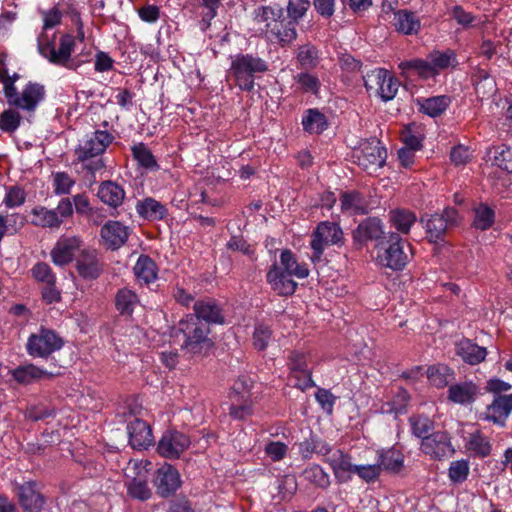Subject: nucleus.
I'll use <instances>...</instances> for the list:
<instances>
[{"instance_id":"obj_12","label":"nucleus","mask_w":512,"mask_h":512,"mask_svg":"<svg viewBox=\"0 0 512 512\" xmlns=\"http://www.w3.org/2000/svg\"><path fill=\"white\" fill-rule=\"evenodd\" d=\"M37 42L39 53L48 59L49 62L56 65L67 66L75 45V39L72 35H63L60 38L58 49L55 48L52 42H44L43 35L38 37Z\"/></svg>"},{"instance_id":"obj_37","label":"nucleus","mask_w":512,"mask_h":512,"mask_svg":"<svg viewBox=\"0 0 512 512\" xmlns=\"http://www.w3.org/2000/svg\"><path fill=\"white\" fill-rule=\"evenodd\" d=\"M139 302L138 295L128 288L119 289L115 295V307L123 316H131Z\"/></svg>"},{"instance_id":"obj_53","label":"nucleus","mask_w":512,"mask_h":512,"mask_svg":"<svg viewBox=\"0 0 512 512\" xmlns=\"http://www.w3.org/2000/svg\"><path fill=\"white\" fill-rule=\"evenodd\" d=\"M297 59L304 68H314L318 64V51L314 46L303 45L299 48Z\"/></svg>"},{"instance_id":"obj_33","label":"nucleus","mask_w":512,"mask_h":512,"mask_svg":"<svg viewBox=\"0 0 512 512\" xmlns=\"http://www.w3.org/2000/svg\"><path fill=\"white\" fill-rule=\"evenodd\" d=\"M465 449L473 457L485 458L490 455L492 446L485 435L476 431L465 439Z\"/></svg>"},{"instance_id":"obj_40","label":"nucleus","mask_w":512,"mask_h":512,"mask_svg":"<svg viewBox=\"0 0 512 512\" xmlns=\"http://www.w3.org/2000/svg\"><path fill=\"white\" fill-rule=\"evenodd\" d=\"M133 271L137 279L145 284L152 283L157 279V266L149 256L141 255Z\"/></svg>"},{"instance_id":"obj_14","label":"nucleus","mask_w":512,"mask_h":512,"mask_svg":"<svg viewBox=\"0 0 512 512\" xmlns=\"http://www.w3.org/2000/svg\"><path fill=\"white\" fill-rule=\"evenodd\" d=\"M190 444L188 435L176 430H167L158 442L157 451L164 458L177 459Z\"/></svg>"},{"instance_id":"obj_61","label":"nucleus","mask_w":512,"mask_h":512,"mask_svg":"<svg viewBox=\"0 0 512 512\" xmlns=\"http://www.w3.org/2000/svg\"><path fill=\"white\" fill-rule=\"evenodd\" d=\"M310 7V0H288L287 12L289 18L298 22Z\"/></svg>"},{"instance_id":"obj_49","label":"nucleus","mask_w":512,"mask_h":512,"mask_svg":"<svg viewBox=\"0 0 512 512\" xmlns=\"http://www.w3.org/2000/svg\"><path fill=\"white\" fill-rule=\"evenodd\" d=\"M132 153L139 165L146 169L156 170L158 165L151 151L143 143L132 147Z\"/></svg>"},{"instance_id":"obj_58","label":"nucleus","mask_w":512,"mask_h":512,"mask_svg":"<svg viewBox=\"0 0 512 512\" xmlns=\"http://www.w3.org/2000/svg\"><path fill=\"white\" fill-rule=\"evenodd\" d=\"M26 199V193L20 186H11L7 188L3 203L7 208L21 206Z\"/></svg>"},{"instance_id":"obj_22","label":"nucleus","mask_w":512,"mask_h":512,"mask_svg":"<svg viewBox=\"0 0 512 512\" xmlns=\"http://www.w3.org/2000/svg\"><path fill=\"white\" fill-rule=\"evenodd\" d=\"M293 275L283 271L278 264H274L267 273V282L271 288L279 295H292L297 287V283L291 278Z\"/></svg>"},{"instance_id":"obj_38","label":"nucleus","mask_w":512,"mask_h":512,"mask_svg":"<svg viewBox=\"0 0 512 512\" xmlns=\"http://www.w3.org/2000/svg\"><path fill=\"white\" fill-rule=\"evenodd\" d=\"M477 393V387L472 382L451 385L448 389V399L457 404L471 403Z\"/></svg>"},{"instance_id":"obj_20","label":"nucleus","mask_w":512,"mask_h":512,"mask_svg":"<svg viewBox=\"0 0 512 512\" xmlns=\"http://www.w3.org/2000/svg\"><path fill=\"white\" fill-rule=\"evenodd\" d=\"M130 234V229L119 221L110 220L106 222L100 231L104 245L112 250L122 247Z\"/></svg>"},{"instance_id":"obj_45","label":"nucleus","mask_w":512,"mask_h":512,"mask_svg":"<svg viewBox=\"0 0 512 512\" xmlns=\"http://www.w3.org/2000/svg\"><path fill=\"white\" fill-rule=\"evenodd\" d=\"M427 377L432 385L443 388L453 379V372L446 365H433L428 368Z\"/></svg>"},{"instance_id":"obj_57","label":"nucleus","mask_w":512,"mask_h":512,"mask_svg":"<svg viewBox=\"0 0 512 512\" xmlns=\"http://www.w3.org/2000/svg\"><path fill=\"white\" fill-rule=\"evenodd\" d=\"M366 482L375 481L381 473V464L354 465L352 472Z\"/></svg>"},{"instance_id":"obj_41","label":"nucleus","mask_w":512,"mask_h":512,"mask_svg":"<svg viewBox=\"0 0 512 512\" xmlns=\"http://www.w3.org/2000/svg\"><path fill=\"white\" fill-rule=\"evenodd\" d=\"M279 267L288 274H291L299 279H304L309 275V269L305 264H299L290 250L282 251L280 255Z\"/></svg>"},{"instance_id":"obj_5","label":"nucleus","mask_w":512,"mask_h":512,"mask_svg":"<svg viewBox=\"0 0 512 512\" xmlns=\"http://www.w3.org/2000/svg\"><path fill=\"white\" fill-rule=\"evenodd\" d=\"M74 209L70 198H62L54 209L38 205L31 210V223L34 226L59 229L66 219L73 216Z\"/></svg>"},{"instance_id":"obj_64","label":"nucleus","mask_w":512,"mask_h":512,"mask_svg":"<svg viewBox=\"0 0 512 512\" xmlns=\"http://www.w3.org/2000/svg\"><path fill=\"white\" fill-rule=\"evenodd\" d=\"M471 158L469 149L464 145H458L452 148L450 153V159L456 166H462L468 163Z\"/></svg>"},{"instance_id":"obj_16","label":"nucleus","mask_w":512,"mask_h":512,"mask_svg":"<svg viewBox=\"0 0 512 512\" xmlns=\"http://www.w3.org/2000/svg\"><path fill=\"white\" fill-rule=\"evenodd\" d=\"M289 368L291 371L290 380L294 383L295 387L304 391L314 386L305 353L299 351L291 352Z\"/></svg>"},{"instance_id":"obj_2","label":"nucleus","mask_w":512,"mask_h":512,"mask_svg":"<svg viewBox=\"0 0 512 512\" xmlns=\"http://www.w3.org/2000/svg\"><path fill=\"white\" fill-rule=\"evenodd\" d=\"M113 140L114 136L106 130L98 129L86 135L75 149L77 161L91 173L100 171L104 167L101 155Z\"/></svg>"},{"instance_id":"obj_11","label":"nucleus","mask_w":512,"mask_h":512,"mask_svg":"<svg viewBox=\"0 0 512 512\" xmlns=\"http://www.w3.org/2000/svg\"><path fill=\"white\" fill-rule=\"evenodd\" d=\"M377 262L392 270H402L406 266L408 255L404 252V242L399 234H389L386 246L377 254Z\"/></svg>"},{"instance_id":"obj_59","label":"nucleus","mask_w":512,"mask_h":512,"mask_svg":"<svg viewBox=\"0 0 512 512\" xmlns=\"http://www.w3.org/2000/svg\"><path fill=\"white\" fill-rule=\"evenodd\" d=\"M306 480L319 487H326L329 484V476L319 465H312L304 470Z\"/></svg>"},{"instance_id":"obj_48","label":"nucleus","mask_w":512,"mask_h":512,"mask_svg":"<svg viewBox=\"0 0 512 512\" xmlns=\"http://www.w3.org/2000/svg\"><path fill=\"white\" fill-rule=\"evenodd\" d=\"M475 217L473 225L477 229L486 230L494 223V211L485 204H480L474 209Z\"/></svg>"},{"instance_id":"obj_42","label":"nucleus","mask_w":512,"mask_h":512,"mask_svg":"<svg viewBox=\"0 0 512 512\" xmlns=\"http://www.w3.org/2000/svg\"><path fill=\"white\" fill-rule=\"evenodd\" d=\"M416 219V215L413 212L404 209H396L389 213L391 226L402 234L409 233Z\"/></svg>"},{"instance_id":"obj_26","label":"nucleus","mask_w":512,"mask_h":512,"mask_svg":"<svg viewBox=\"0 0 512 512\" xmlns=\"http://www.w3.org/2000/svg\"><path fill=\"white\" fill-rule=\"evenodd\" d=\"M135 209L140 217L150 221L162 220L168 212L164 204L151 197L138 201Z\"/></svg>"},{"instance_id":"obj_25","label":"nucleus","mask_w":512,"mask_h":512,"mask_svg":"<svg viewBox=\"0 0 512 512\" xmlns=\"http://www.w3.org/2000/svg\"><path fill=\"white\" fill-rule=\"evenodd\" d=\"M384 235V226L380 219L369 217L363 220L353 233L354 241L365 243L367 241L379 240Z\"/></svg>"},{"instance_id":"obj_10","label":"nucleus","mask_w":512,"mask_h":512,"mask_svg":"<svg viewBox=\"0 0 512 512\" xmlns=\"http://www.w3.org/2000/svg\"><path fill=\"white\" fill-rule=\"evenodd\" d=\"M343 241V231L338 224L321 222L312 234L311 248L312 261L320 260L324 250L331 245H339Z\"/></svg>"},{"instance_id":"obj_60","label":"nucleus","mask_w":512,"mask_h":512,"mask_svg":"<svg viewBox=\"0 0 512 512\" xmlns=\"http://www.w3.org/2000/svg\"><path fill=\"white\" fill-rule=\"evenodd\" d=\"M31 273L39 282H43L45 284H55L56 282V276L47 263H37L31 269Z\"/></svg>"},{"instance_id":"obj_36","label":"nucleus","mask_w":512,"mask_h":512,"mask_svg":"<svg viewBox=\"0 0 512 512\" xmlns=\"http://www.w3.org/2000/svg\"><path fill=\"white\" fill-rule=\"evenodd\" d=\"M340 200L342 211L349 215L366 214L369 210L367 201L359 192H345Z\"/></svg>"},{"instance_id":"obj_52","label":"nucleus","mask_w":512,"mask_h":512,"mask_svg":"<svg viewBox=\"0 0 512 512\" xmlns=\"http://www.w3.org/2000/svg\"><path fill=\"white\" fill-rule=\"evenodd\" d=\"M451 16L463 29L475 27L479 23V18L476 15L466 11L460 5L451 9Z\"/></svg>"},{"instance_id":"obj_44","label":"nucleus","mask_w":512,"mask_h":512,"mask_svg":"<svg viewBox=\"0 0 512 512\" xmlns=\"http://www.w3.org/2000/svg\"><path fill=\"white\" fill-rule=\"evenodd\" d=\"M302 125L305 131L309 133H321L327 127V121L324 114L317 109H309L302 119Z\"/></svg>"},{"instance_id":"obj_18","label":"nucleus","mask_w":512,"mask_h":512,"mask_svg":"<svg viewBox=\"0 0 512 512\" xmlns=\"http://www.w3.org/2000/svg\"><path fill=\"white\" fill-rule=\"evenodd\" d=\"M18 502L23 510L27 512H41L45 499L38 491L36 482L28 481L18 484L15 489Z\"/></svg>"},{"instance_id":"obj_50","label":"nucleus","mask_w":512,"mask_h":512,"mask_svg":"<svg viewBox=\"0 0 512 512\" xmlns=\"http://www.w3.org/2000/svg\"><path fill=\"white\" fill-rule=\"evenodd\" d=\"M469 472L470 465L468 460H455L450 463L448 476L453 483H462L467 479Z\"/></svg>"},{"instance_id":"obj_43","label":"nucleus","mask_w":512,"mask_h":512,"mask_svg":"<svg viewBox=\"0 0 512 512\" xmlns=\"http://www.w3.org/2000/svg\"><path fill=\"white\" fill-rule=\"evenodd\" d=\"M327 463L331 466L337 478L348 477L354 466L351 463L349 456L338 449H335L333 454L329 456Z\"/></svg>"},{"instance_id":"obj_62","label":"nucleus","mask_w":512,"mask_h":512,"mask_svg":"<svg viewBox=\"0 0 512 512\" xmlns=\"http://www.w3.org/2000/svg\"><path fill=\"white\" fill-rule=\"evenodd\" d=\"M296 82L304 92L317 94L320 87L319 79L309 73H300L295 77Z\"/></svg>"},{"instance_id":"obj_35","label":"nucleus","mask_w":512,"mask_h":512,"mask_svg":"<svg viewBox=\"0 0 512 512\" xmlns=\"http://www.w3.org/2000/svg\"><path fill=\"white\" fill-rule=\"evenodd\" d=\"M450 103L451 99L447 95H439L417 100L419 110L430 117L440 116L449 107Z\"/></svg>"},{"instance_id":"obj_47","label":"nucleus","mask_w":512,"mask_h":512,"mask_svg":"<svg viewBox=\"0 0 512 512\" xmlns=\"http://www.w3.org/2000/svg\"><path fill=\"white\" fill-rule=\"evenodd\" d=\"M409 424L413 435L421 438L422 440L424 437H428L430 435L429 433L434 428L433 421L429 417L423 415L411 416L409 418Z\"/></svg>"},{"instance_id":"obj_17","label":"nucleus","mask_w":512,"mask_h":512,"mask_svg":"<svg viewBox=\"0 0 512 512\" xmlns=\"http://www.w3.org/2000/svg\"><path fill=\"white\" fill-rule=\"evenodd\" d=\"M82 240L78 236H61L53 249L51 258L55 265L64 266L70 263L76 254L81 252Z\"/></svg>"},{"instance_id":"obj_31","label":"nucleus","mask_w":512,"mask_h":512,"mask_svg":"<svg viewBox=\"0 0 512 512\" xmlns=\"http://www.w3.org/2000/svg\"><path fill=\"white\" fill-rule=\"evenodd\" d=\"M403 73L414 74L423 80L435 78L428 55L425 58H414L399 63Z\"/></svg>"},{"instance_id":"obj_24","label":"nucleus","mask_w":512,"mask_h":512,"mask_svg":"<svg viewBox=\"0 0 512 512\" xmlns=\"http://www.w3.org/2000/svg\"><path fill=\"white\" fill-rule=\"evenodd\" d=\"M195 316L200 319V321L210 324H223L224 316L222 313V309L213 299H204L198 300L193 305Z\"/></svg>"},{"instance_id":"obj_29","label":"nucleus","mask_w":512,"mask_h":512,"mask_svg":"<svg viewBox=\"0 0 512 512\" xmlns=\"http://www.w3.org/2000/svg\"><path fill=\"white\" fill-rule=\"evenodd\" d=\"M152 463L146 459H131L123 468L124 484L140 481L149 478Z\"/></svg>"},{"instance_id":"obj_56","label":"nucleus","mask_w":512,"mask_h":512,"mask_svg":"<svg viewBox=\"0 0 512 512\" xmlns=\"http://www.w3.org/2000/svg\"><path fill=\"white\" fill-rule=\"evenodd\" d=\"M377 463L381 464V469L398 471L403 466V457L398 452L388 451L379 455Z\"/></svg>"},{"instance_id":"obj_28","label":"nucleus","mask_w":512,"mask_h":512,"mask_svg":"<svg viewBox=\"0 0 512 512\" xmlns=\"http://www.w3.org/2000/svg\"><path fill=\"white\" fill-rule=\"evenodd\" d=\"M393 25L397 32L404 35H415L421 28L419 18L408 10H398L394 13Z\"/></svg>"},{"instance_id":"obj_1","label":"nucleus","mask_w":512,"mask_h":512,"mask_svg":"<svg viewBox=\"0 0 512 512\" xmlns=\"http://www.w3.org/2000/svg\"><path fill=\"white\" fill-rule=\"evenodd\" d=\"M254 20L263 24L262 29L271 42L286 46L297 38L296 24L298 22L284 16L281 7L261 6L254 11Z\"/></svg>"},{"instance_id":"obj_27","label":"nucleus","mask_w":512,"mask_h":512,"mask_svg":"<svg viewBox=\"0 0 512 512\" xmlns=\"http://www.w3.org/2000/svg\"><path fill=\"white\" fill-rule=\"evenodd\" d=\"M456 354L470 365L482 362L486 355V348L478 346L469 339H463L456 344Z\"/></svg>"},{"instance_id":"obj_19","label":"nucleus","mask_w":512,"mask_h":512,"mask_svg":"<svg viewBox=\"0 0 512 512\" xmlns=\"http://www.w3.org/2000/svg\"><path fill=\"white\" fill-rule=\"evenodd\" d=\"M154 485L162 497L174 494L181 485L179 472L170 464L162 465L156 471Z\"/></svg>"},{"instance_id":"obj_39","label":"nucleus","mask_w":512,"mask_h":512,"mask_svg":"<svg viewBox=\"0 0 512 512\" xmlns=\"http://www.w3.org/2000/svg\"><path fill=\"white\" fill-rule=\"evenodd\" d=\"M428 58L433 68L434 77L450 67L457 65L456 54L452 50L438 51L434 50L428 54Z\"/></svg>"},{"instance_id":"obj_6","label":"nucleus","mask_w":512,"mask_h":512,"mask_svg":"<svg viewBox=\"0 0 512 512\" xmlns=\"http://www.w3.org/2000/svg\"><path fill=\"white\" fill-rule=\"evenodd\" d=\"M3 84L8 103L24 110H34L45 96L44 86L38 83L29 82L21 93L17 92L14 80L7 79Z\"/></svg>"},{"instance_id":"obj_23","label":"nucleus","mask_w":512,"mask_h":512,"mask_svg":"<svg viewBox=\"0 0 512 512\" xmlns=\"http://www.w3.org/2000/svg\"><path fill=\"white\" fill-rule=\"evenodd\" d=\"M129 443L134 449H146L153 443L151 427L141 419H134L127 425Z\"/></svg>"},{"instance_id":"obj_34","label":"nucleus","mask_w":512,"mask_h":512,"mask_svg":"<svg viewBox=\"0 0 512 512\" xmlns=\"http://www.w3.org/2000/svg\"><path fill=\"white\" fill-rule=\"evenodd\" d=\"M98 197L103 203L116 208L123 203L125 191L120 185L107 181L99 186Z\"/></svg>"},{"instance_id":"obj_8","label":"nucleus","mask_w":512,"mask_h":512,"mask_svg":"<svg viewBox=\"0 0 512 512\" xmlns=\"http://www.w3.org/2000/svg\"><path fill=\"white\" fill-rule=\"evenodd\" d=\"M357 164L370 174L383 167L387 158V151L376 138H371L360 144L354 151Z\"/></svg>"},{"instance_id":"obj_4","label":"nucleus","mask_w":512,"mask_h":512,"mask_svg":"<svg viewBox=\"0 0 512 512\" xmlns=\"http://www.w3.org/2000/svg\"><path fill=\"white\" fill-rule=\"evenodd\" d=\"M268 71L267 62L253 54H236L231 56L227 78L232 80L240 90L251 91L258 74Z\"/></svg>"},{"instance_id":"obj_63","label":"nucleus","mask_w":512,"mask_h":512,"mask_svg":"<svg viewBox=\"0 0 512 512\" xmlns=\"http://www.w3.org/2000/svg\"><path fill=\"white\" fill-rule=\"evenodd\" d=\"M20 125V115L13 110H6L0 116V128L6 132L15 131Z\"/></svg>"},{"instance_id":"obj_15","label":"nucleus","mask_w":512,"mask_h":512,"mask_svg":"<svg viewBox=\"0 0 512 512\" xmlns=\"http://www.w3.org/2000/svg\"><path fill=\"white\" fill-rule=\"evenodd\" d=\"M421 450L433 459H442L454 454L455 449L447 432L437 431L424 437L421 441Z\"/></svg>"},{"instance_id":"obj_30","label":"nucleus","mask_w":512,"mask_h":512,"mask_svg":"<svg viewBox=\"0 0 512 512\" xmlns=\"http://www.w3.org/2000/svg\"><path fill=\"white\" fill-rule=\"evenodd\" d=\"M10 373L13 379L21 385H28L43 378H50L52 376L51 373L40 369L33 364L19 366L14 370H10Z\"/></svg>"},{"instance_id":"obj_54","label":"nucleus","mask_w":512,"mask_h":512,"mask_svg":"<svg viewBox=\"0 0 512 512\" xmlns=\"http://www.w3.org/2000/svg\"><path fill=\"white\" fill-rule=\"evenodd\" d=\"M75 185V180L66 172L53 174V187L56 195H67Z\"/></svg>"},{"instance_id":"obj_3","label":"nucleus","mask_w":512,"mask_h":512,"mask_svg":"<svg viewBox=\"0 0 512 512\" xmlns=\"http://www.w3.org/2000/svg\"><path fill=\"white\" fill-rule=\"evenodd\" d=\"M177 331L183 335L181 349L186 353L201 355L207 353L213 347L209 325L192 316V314L185 315L178 322Z\"/></svg>"},{"instance_id":"obj_51","label":"nucleus","mask_w":512,"mask_h":512,"mask_svg":"<svg viewBox=\"0 0 512 512\" xmlns=\"http://www.w3.org/2000/svg\"><path fill=\"white\" fill-rule=\"evenodd\" d=\"M288 445L282 441H268L264 446L265 456L272 462L282 461L288 453Z\"/></svg>"},{"instance_id":"obj_46","label":"nucleus","mask_w":512,"mask_h":512,"mask_svg":"<svg viewBox=\"0 0 512 512\" xmlns=\"http://www.w3.org/2000/svg\"><path fill=\"white\" fill-rule=\"evenodd\" d=\"M449 227L447 222L440 214H433L426 220L425 229L427 236L431 242L439 240Z\"/></svg>"},{"instance_id":"obj_32","label":"nucleus","mask_w":512,"mask_h":512,"mask_svg":"<svg viewBox=\"0 0 512 512\" xmlns=\"http://www.w3.org/2000/svg\"><path fill=\"white\" fill-rule=\"evenodd\" d=\"M512 412V394L498 395L488 406V418L495 423L503 424Z\"/></svg>"},{"instance_id":"obj_55","label":"nucleus","mask_w":512,"mask_h":512,"mask_svg":"<svg viewBox=\"0 0 512 512\" xmlns=\"http://www.w3.org/2000/svg\"><path fill=\"white\" fill-rule=\"evenodd\" d=\"M125 486L127 488L128 494L134 499L145 501L148 500L152 495V491L148 486V479L131 482Z\"/></svg>"},{"instance_id":"obj_13","label":"nucleus","mask_w":512,"mask_h":512,"mask_svg":"<svg viewBox=\"0 0 512 512\" xmlns=\"http://www.w3.org/2000/svg\"><path fill=\"white\" fill-rule=\"evenodd\" d=\"M63 346L62 339L52 330L41 328L27 342V352L33 357H47Z\"/></svg>"},{"instance_id":"obj_9","label":"nucleus","mask_w":512,"mask_h":512,"mask_svg":"<svg viewBox=\"0 0 512 512\" xmlns=\"http://www.w3.org/2000/svg\"><path fill=\"white\" fill-rule=\"evenodd\" d=\"M251 388L252 381L247 377H240L235 381L230 396V415L233 418L242 420L252 414L253 401L252 393L250 392Z\"/></svg>"},{"instance_id":"obj_21","label":"nucleus","mask_w":512,"mask_h":512,"mask_svg":"<svg viewBox=\"0 0 512 512\" xmlns=\"http://www.w3.org/2000/svg\"><path fill=\"white\" fill-rule=\"evenodd\" d=\"M76 270L86 280L98 278L102 273V265L94 250L83 249L76 259Z\"/></svg>"},{"instance_id":"obj_7","label":"nucleus","mask_w":512,"mask_h":512,"mask_svg":"<svg viewBox=\"0 0 512 512\" xmlns=\"http://www.w3.org/2000/svg\"><path fill=\"white\" fill-rule=\"evenodd\" d=\"M363 80L368 93L385 102L392 100L397 94L399 83L386 69H374L364 75Z\"/></svg>"}]
</instances>
